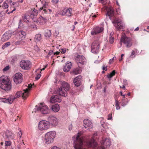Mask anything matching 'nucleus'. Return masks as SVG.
I'll use <instances>...</instances> for the list:
<instances>
[{
  "label": "nucleus",
  "instance_id": "nucleus-1",
  "mask_svg": "<svg viewBox=\"0 0 149 149\" xmlns=\"http://www.w3.org/2000/svg\"><path fill=\"white\" fill-rule=\"evenodd\" d=\"M24 92H22L21 91L17 92L16 93L14 96L12 95H10L9 97L7 98H0V102L8 104H11L15 99L21 96H22L23 99H26L28 96L29 90L28 88H26L25 90H24Z\"/></svg>",
  "mask_w": 149,
  "mask_h": 149
},
{
  "label": "nucleus",
  "instance_id": "nucleus-2",
  "mask_svg": "<svg viewBox=\"0 0 149 149\" xmlns=\"http://www.w3.org/2000/svg\"><path fill=\"white\" fill-rule=\"evenodd\" d=\"M0 88L5 91H8L11 88V83L10 79L3 75L0 77Z\"/></svg>",
  "mask_w": 149,
  "mask_h": 149
},
{
  "label": "nucleus",
  "instance_id": "nucleus-3",
  "mask_svg": "<svg viewBox=\"0 0 149 149\" xmlns=\"http://www.w3.org/2000/svg\"><path fill=\"white\" fill-rule=\"evenodd\" d=\"M62 86L60 87L57 90V93L60 95L65 97L67 96V93L66 91H69L70 87L69 84L67 82L63 81L61 83Z\"/></svg>",
  "mask_w": 149,
  "mask_h": 149
},
{
  "label": "nucleus",
  "instance_id": "nucleus-4",
  "mask_svg": "<svg viewBox=\"0 0 149 149\" xmlns=\"http://www.w3.org/2000/svg\"><path fill=\"white\" fill-rule=\"evenodd\" d=\"M80 136V133H78L77 135L74 136L76 138L75 141L74 142V148L75 149H85L83 146V138Z\"/></svg>",
  "mask_w": 149,
  "mask_h": 149
},
{
  "label": "nucleus",
  "instance_id": "nucleus-5",
  "mask_svg": "<svg viewBox=\"0 0 149 149\" xmlns=\"http://www.w3.org/2000/svg\"><path fill=\"white\" fill-rule=\"evenodd\" d=\"M56 133L54 131H52L47 133L45 136L44 140L47 144H49L53 142L54 139L55 138Z\"/></svg>",
  "mask_w": 149,
  "mask_h": 149
},
{
  "label": "nucleus",
  "instance_id": "nucleus-6",
  "mask_svg": "<svg viewBox=\"0 0 149 149\" xmlns=\"http://www.w3.org/2000/svg\"><path fill=\"white\" fill-rule=\"evenodd\" d=\"M100 43V41L99 40H95L93 42L91 45V51L92 53L97 54L99 52Z\"/></svg>",
  "mask_w": 149,
  "mask_h": 149
},
{
  "label": "nucleus",
  "instance_id": "nucleus-7",
  "mask_svg": "<svg viewBox=\"0 0 149 149\" xmlns=\"http://www.w3.org/2000/svg\"><path fill=\"white\" fill-rule=\"evenodd\" d=\"M47 120L49 123V125H51L52 127H55L58 124L57 119L54 116H49L47 117Z\"/></svg>",
  "mask_w": 149,
  "mask_h": 149
},
{
  "label": "nucleus",
  "instance_id": "nucleus-8",
  "mask_svg": "<svg viewBox=\"0 0 149 149\" xmlns=\"http://www.w3.org/2000/svg\"><path fill=\"white\" fill-rule=\"evenodd\" d=\"M117 12L116 10V12H115L113 8L112 7L108 8L107 10V15L109 16V18L112 20H114L117 19L116 17V12Z\"/></svg>",
  "mask_w": 149,
  "mask_h": 149
},
{
  "label": "nucleus",
  "instance_id": "nucleus-9",
  "mask_svg": "<svg viewBox=\"0 0 149 149\" xmlns=\"http://www.w3.org/2000/svg\"><path fill=\"white\" fill-rule=\"evenodd\" d=\"M49 123L46 120L40 121L39 123L38 128L41 130H45L49 127Z\"/></svg>",
  "mask_w": 149,
  "mask_h": 149
},
{
  "label": "nucleus",
  "instance_id": "nucleus-10",
  "mask_svg": "<svg viewBox=\"0 0 149 149\" xmlns=\"http://www.w3.org/2000/svg\"><path fill=\"white\" fill-rule=\"evenodd\" d=\"M20 65L22 69L28 70L31 67V63L29 61L23 60L20 62Z\"/></svg>",
  "mask_w": 149,
  "mask_h": 149
},
{
  "label": "nucleus",
  "instance_id": "nucleus-11",
  "mask_svg": "<svg viewBox=\"0 0 149 149\" xmlns=\"http://www.w3.org/2000/svg\"><path fill=\"white\" fill-rule=\"evenodd\" d=\"M122 43L127 47H130L132 45V42L130 38H121L120 43L121 46Z\"/></svg>",
  "mask_w": 149,
  "mask_h": 149
},
{
  "label": "nucleus",
  "instance_id": "nucleus-12",
  "mask_svg": "<svg viewBox=\"0 0 149 149\" xmlns=\"http://www.w3.org/2000/svg\"><path fill=\"white\" fill-rule=\"evenodd\" d=\"M60 14L62 16L70 17L72 15V9L70 8H65L61 11Z\"/></svg>",
  "mask_w": 149,
  "mask_h": 149
},
{
  "label": "nucleus",
  "instance_id": "nucleus-13",
  "mask_svg": "<svg viewBox=\"0 0 149 149\" xmlns=\"http://www.w3.org/2000/svg\"><path fill=\"white\" fill-rule=\"evenodd\" d=\"M76 60L79 67L81 65H84L86 63V59L82 55H78L77 57Z\"/></svg>",
  "mask_w": 149,
  "mask_h": 149
},
{
  "label": "nucleus",
  "instance_id": "nucleus-14",
  "mask_svg": "<svg viewBox=\"0 0 149 149\" xmlns=\"http://www.w3.org/2000/svg\"><path fill=\"white\" fill-rule=\"evenodd\" d=\"M113 21L114 26L118 30H120L123 29V26L122 21H119L117 18Z\"/></svg>",
  "mask_w": 149,
  "mask_h": 149
},
{
  "label": "nucleus",
  "instance_id": "nucleus-15",
  "mask_svg": "<svg viewBox=\"0 0 149 149\" xmlns=\"http://www.w3.org/2000/svg\"><path fill=\"white\" fill-rule=\"evenodd\" d=\"M22 76V74L20 73H17L15 74L13 80L16 84H19L22 82L23 80Z\"/></svg>",
  "mask_w": 149,
  "mask_h": 149
},
{
  "label": "nucleus",
  "instance_id": "nucleus-16",
  "mask_svg": "<svg viewBox=\"0 0 149 149\" xmlns=\"http://www.w3.org/2000/svg\"><path fill=\"white\" fill-rule=\"evenodd\" d=\"M83 124L84 127L87 130L90 129L93 127L92 123L88 119L84 120Z\"/></svg>",
  "mask_w": 149,
  "mask_h": 149
},
{
  "label": "nucleus",
  "instance_id": "nucleus-17",
  "mask_svg": "<svg viewBox=\"0 0 149 149\" xmlns=\"http://www.w3.org/2000/svg\"><path fill=\"white\" fill-rule=\"evenodd\" d=\"M38 110L40 111L43 114H47L49 112V109L47 106L45 105L40 107L37 108Z\"/></svg>",
  "mask_w": 149,
  "mask_h": 149
},
{
  "label": "nucleus",
  "instance_id": "nucleus-18",
  "mask_svg": "<svg viewBox=\"0 0 149 149\" xmlns=\"http://www.w3.org/2000/svg\"><path fill=\"white\" fill-rule=\"evenodd\" d=\"M86 144L88 147L94 148L96 147L97 144L93 139L88 141L86 142Z\"/></svg>",
  "mask_w": 149,
  "mask_h": 149
},
{
  "label": "nucleus",
  "instance_id": "nucleus-19",
  "mask_svg": "<svg viewBox=\"0 0 149 149\" xmlns=\"http://www.w3.org/2000/svg\"><path fill=\"white\" fill-rule=\"evenodd\" d=\"M104 28L101 26H96L95 27L93 30L91 31V34L92 35H94L102 32Z\"/></svg>",
  "mask_w": 149,
  "mask_h": 149
},
{
  "label": "nucleus",
  "instance_id": "nucleus-20",
  "mask_svg": "<svg viewBox=\"0 0 149 149\" xmlns=\"http://www.w3.org/2000/svg\"><path fill=\"white\" fill-rule=\"evenodd\" d=\"M19 6V3L18 2H13L10 4V8L11 11L8 12V14H10L11 13H13V11L16 10V8Z\"/></svg>",
  "mask_w": 149,
  "mask_h": 149
},
{
  "label": "nucleus",
  "instance_id": "nucleus-21",
  "mask_svg": "<svg viewBox=\"0 0 149 149\" xmlns=\"http://www.w3.org/2000/svg\"><path fill=\"white\" fill-rule=\"evenodd\" d=\"M61 101L60 97L56 95H53L52 96L50 99V102L52 103L55 102H60Z\"/></svg>",
  "mask_w": 149,
  "mask_h": 149
},
{
  "label": "nucleus",
  "instance_id": "nucleus-22",
  "mask_svg": "<svg viewBox=\"0 0 149 149\" xmlns=\"http://www.w3.org/2000/svg\"><path fill=\"white\" fill-rule=\"evenodd\" d=\"M81 76L79 75L74 79L73 82L75 86L79 87L80 86L81 83Z\"/></svg>",
  "mask_w": 149,
  "mask_h": 149
},
{
  "label": "nucleus",
  "instance_id": "nucleus-23",
  "mask_svg": "<svg viewBox=\"0 0 149 149\" xmlns=\"http://www.w3.org/2000/svg\"><path fill=\"white\" fill-rule=\"evenodd\" d=\"M72 63L71 62L68 61L65 63V65L64 66L63 70L64 72H67L69 71L71 67Z\"/></svg>",
  "mask_w": 149,
  "mask_h": 149
},
{
  "label": "nucleus",
  "instance_id": "nucleus-24",
  "mask_svg": "<svg viewBox=\"0 0 149 149\" xmlns=\"http://www.w3.org/2000/svg\"><path fill=\"white\" fill-rule=\"evenodd\" d=\"M101 143L107 148L109 147L111 144L110 140L108 139H106L102 141Z\"/></svg>",
  "mask_w": 149,
  "mask_h": 149
},
{
  "label": "nucleus",
  "instance_id": "nucleus-25",
  "mask_svg": "<svg viewBox=\"0 0 149 149\" xmlns=\"http://www.w3.org/2000/svg\"><path fill=\"white\" fill-rule=\"evenodd\" d=\"M5 134L6 137L8 139H13L14 137V135L9 130L6 131Z\"/></svg>",
  "mask_w": 149,
  "mask_h": 149
},
{
  "label": "nucleus",
  "instance_id": "nucleus-26",
  "mask_svg": "<svg viewBox=\"0 0 149 149\" xmlns=\"http://www.w3.org/2000/svg\"><path fill=\"white\" fill-rule=\"evenodd\" d=\"M51 110L55 112H57L60 109V107L58 104H56L52 106L50 108Z\"/></svg>",
  "mask_w": 149,
  "mask_h": 149
},
{
  "label": "nucleus",
  "instance_id": "nucleus-27",
  "mask_svg": "<svg viewBox=\"0 0 149 149\" xmlns=\"http://www.w3.org/2000/svg\"><path fill=\"white\" fill-rule=\"evenodd\" d=\"M22 20L25 22H28L30 19V16L27 14H25L22 16Z\"/></svg>",
  "mask_w": 149,
  "mask_h": 149
},
{
  "label": "nucleus",
  "instance_id": "nucleus-28",
  "mask_svg": "<svg viewBox=\"0 0 149 149\" xmlns=\"http://www.w3.org/2000/svg\"><path fill=\"white\" fill-rule=\"evenodd\" d=\"M48 2H45L43 6L40 8L39 10L40 11L41 10H43L44 13H47L48 12L47 10H46L45 8H47V6L48 5Z\"/></svg>",
  "mask_w": 149,
  "mask_h": 149
},
{
  "label": "nucleus",
  "instance_id": "nucleus-29",
  "mask_svg": "<svg viewBox=\"0 0 149 149\" xmlns=\"http://www.w3.org/2000/svg\"><path fill=\"white\" fill-rule=\"evenodd\" d=\"M38 10H37L35 9L34 8L33 10L32 11L31 14V18L33 19L35 18V17L38 15Z\"/></svg>",
  "mask_w": 149,
  "mask_h": 149
},
{
  "label": "nucleus",
  "instance_id": "nucleus-30",
  "mask_svg": "<svg viewBox=\"0 0 149 149\" xmlns=\"http://www.w3.org/2000/svg\"><path fill=\"white\" fill-rule=\"evenodd\" d=\"M81 71L80 68H74L71 72L74 75H76L80 74L81 72Z\"/></svg>",
  "mask_w": 149,
  "mask_h": 149
},
{
  "label": "nucleus",
  "instance_id": "nucleus-31",
  "mask_svg": "<svg viewBox=\"0 0 149 149\" xmlns=\"http://www.w3.org/2000/svg\"><path fill=\"white\" fill-rule=\"evenodd\" d=\"M51 32L50 30H47L44 33V36L46 37H50L51 35Z\"/></svg>",
  "mask_w": 149,
  "mask_h": 149
},
{
  "label": "nucleus",
  "instance_id": "nucleus-32",
  "mask_svg": "<svg viewBox=\"0 0 149 149\" xmlns=\"http://www.w3.org/2000/svg\"><path fill=\"white\" fill-rule=\"evenodd\" d=\"M4 37H10L11 36V33L10 31L6 32L3 35Z\"/></svg>",
  "mask_w": 149,
  "mask_h": 149
},
{
  "label": "nucleus",
  "instance_id": "nucleus-33",
  "mask_svg": "<svg viewBox=\"0 0 149 149\" xmlns=\"http://www.w3.org/2000/svg\"><path fill=\"white\" fill-rule=\"evenodd\" d=\"M10 45V42H7L4 43V44L2 45V48L4 49L5 48L7 47Z\"/></svg>",
  "mask_w": 149,
  "mask_h": 149
},
{
  "label": "nucleus",
  "instance_id": "nucleus-34",
  "mask_svg": "<svg viewBox=\"0 0 149 149\" xmlns=\"http://www.w3.org/2000/svg\"><path fill=\"white\" fill-rule=\"evenodd\" d=\"M26 33L24 31H20L19 32V35L20 37H23V36H26Z\"/></svg>",
  "mask_w": 149,
  "mask_h": 149
},
{
  "label": "nucleus",
  "instance_id": "nucleus-35",
  "mask_svg": "<svg viewBox=\"0 0 149 149\" xmlns=\"http://www.w3.org/2000/svg\"><path fill=\"white\" fill-rule=\"evenodd\" d=\"M8 5L6 3V2H4L2 5V7L3 8L6 9L8 8Z\"/></svg>",
  "mask_w": 149,
  "mask_h": 149
},
{
  "label": "nucleus",
  "instance_id": "nucleus-36",
  "mask_svg": "<svg viewBox=\"0 0 149 149\" xmlns=\"http://www.w3.org/2000/svg\"><path fill=\"white\" fill-rule=\"evenodd\" d=\"M40 22L41 23H43L45 22L46 20L45 18L41 16L40 17Z\"/></svg>",
  "mask_w": 149,
  "mask_h": 149
},
{
  "label": "nucleus",
  "instance_id": "nucleus-37",
  "mask_svg": "<svg viewBox=\"0 0 149 149\" xmlns=\"http://www.w3.org/2000/svg\"><path fill=\"white\" fill-rule=\"evenodd\" d=\"M116 102V109L117 110L119 109L120 108V107L118 104V101L116 100H115Z\"/></svg>",
  "mask_w": 149,
  "mask_h": 149
},
{
  "label": "nucleus",
  "instance_id": "nucleus-38",
  "mask_svg": "<svg viewBox=\"0 0 149 149\" xmlns=\"http://www.w3.org/2000/svg\"><path fill=\"white\" fill-rule=\"evenodd\" d=\"M33 20L34 22H36L37 23H40V17H39V18H38V19H36V18H33Z\"/></svg>",
  "mask_w": 149,
  "mask_h": 149
},
{
  "label": "nucleus",
  "instance_id": "nucleus-39",
  "mask_svg": "<svg viewBox=\"0 0 149 149\" xmlns=\"http://www.w3.org/2000/svg\"><path fill=\"white\" fill-rule=\"evenodd\" d=\"M11 142L9 141H5V145L6 146H10Z\"/></svg>",
  "mask_w": 149,
  "mask_h": 149
},
{
  "label": "nucleus",
  "instance_id": "nucleus-40",
  "mask_svg": "<svg viewBox=\"0 0 149 149\" xmlns=\"http://www.w3.org/2000/svg\"><path fill=\"white\" fill-rule=\"evenodd\" d=\"M76 93V92L75 91H74L72 89H71L70 91V93L72 95H74Z\"/></svg>",
  "mask_w": 149,
  "mask_h": 149
},
{
  "label": "nucleus",
  "instance_id": "nucleus-41",
  "mask_svg": "<svg viewBox=\"0 0 149 149\" xmlns=\"http://www.w3.org/2000/svg\"><path fill=\"white\" fill-rule=\"evenodd\" d=\"M114 38H109V42L110 44H111L114 42Z\"/></svg>",
  "mask_w": 149,
  "mask_h": 149
},
{
  "label": "nucleus",
  "instance_id": "nucleus-42",
  "mask_svg": "<svg viewBox=\"0 0 149 149\" xmlns=\"http://www.w3.org/2000/svg\"><path fill=\"white\" fill-rule=\"evenodd\" d=\"M107 0H99V3H101L103 4H105V2Z\"/></svg>",
  "mask_w": 149,
  "mask_h": 149
},
{
  "label": "nucleus",
  "instance_id": "nucleus-43",
  "mask_svg": "<svg viewBox=\"0 0 149 149\" xmlns=\"http://www.w3.org/2000/svg\"><path fill=\"white\" fill-rule=\"evenodd\" d=\"M9 69V66H7L3 69V71L4 72L6 71L7 70H8Z\"/></svg>",
  "mask_w": 149,
  "mask_h": 149
},
{
  "label": "nucleus",
  "instance_id": "nucleus-44",
  "mask_svg": "<svg viewBox=\"0 0 149 149\" xmlns=\"http://www.w3.org/2000/svg\"><path fill=\"white\" fill-rule=\"evenodd\" d=\"M116 58V57L115 56H114L111 59H110L109 60V63L111 64V63L112 62H113L114 60H115V58Z\"/></svg>",
  "mask_w": 149,
  "mask_h": 149
},
{
  "label": "nucleus",
  "instance_id": "nucleus-45",
  "mask_svg": "<svg viewBox=\"0 0 149 149\" xmlns=\"http://www.w3.org/2000/svg\"><path fill=\"white\" fill-rule=\"evenodd\" d=\"M107 66H105L104 65H103L102 67V70H105L106 71H107Z\"/></svg>",
  "mask_w": 149,
  "mask_h": 149
},
{
  "label": "nucleus",
  "instance_id": "nucleus-46",
  "mask_svg": "<svg viewBox=\"0 0 149 149\" xmlns=\"http://www.w3.org/2000/svg\"><path fill=\"white\" fill-rule=\"evenodd\" d=\"M21 43H22V41H19L16 42H15V45H19Z\"/></svg>",
  "mask_w": 149,
  "mask_h": 149
},
{
  "label": "nucleus",
  "instance_id": "nucleus-47",
  "mask_svg": "<svg viewBox=\"0 0 149 149\" xmlns=\"http://www.w3.org/2000/svg\"><path fill=\"white\" fill-rule=\"evenodd\" d=\"M34 48V49L37 52L39 51L40 50V49L38 47L37 45H36V46H35Z\"/></svg>",
  "mask_w": 149,
  "mask_h": 149
},
{
  "label": "nucleus",
  "instance_id": "nucleus-48",
  "mask_svg": "<svg viewBox=\"0 0 149 149\" xmlns=\"http://www.w3.org/2000/svg\"><path fill=\"white\" fill-rule=\"evenodd\" d=\"M41 74H38L36 76L35 78L36 79L38 80L40 77Z\"/></svg>",
  "mask_w": 149,
  "mask_h": 149
},
{
  "label": "nucleus",
  "instance_id": "nucleus-49",
  "mask_svg": "<svg viewBox=\"0 0 149 149\" xmlns=\"http://www.w3.org/2000/svg\"><path fill=\"white\" fill-rule=\"evenodd\" d=\"M52 2L54 4L57 3L59 1V0H52Z\"/></svg>",
  "mask_w": 149,
  "mask_h": 149
},
{
  "label": "nucleus",
  "instance_id": "nucleus-50",
  "mask_svg": "<svg viewBox=\"0 0 149 149\" xmlns=\"http://www.w3.org/2000/svg\"><path fill=\"white\" fill-rule=\"evenodd\" d=\"M61 52L63 54L65 53L66 51V49H61Z\"/></svg>",
  "mask_w": 149,
  "mask_h": 149
},
{
  "label": "nucleus",
  "instance_id": "nucleus-51",
  "mask_svg": "<svg viewBox=\"0 0 149 149\" xmlns=\"http://www.w3.org/2000/svg\"><path fill=\"white\" fill-rule=\"evenodd\" d=\"M40 38H36L34 39V41L37 42L40 41Z\"/></svg>",
  "mask_w": 149,
  "mask_h": 149
},
{
  "label": "nucleus",
  "instance_id": "nucleus-52",
  "mask_svg": "<svg viewBox=\"0 0 149 149\" xmlns=\"http://www.w3.org/2000/svg\"><path fill=\"white\" fill-rule=\"evenodd\" d=\"M112 119V114L110 113L108 115V120H111Z\"/></svg>",
  "mask_w": 149,
  "mask_h": 149
},
{
  "label": "nucleus",
  "instance_id": "nucleus-53",
  "mask_svg": "<svg viewBox=\"0 0 149 149\" xmlns=\"http://www.w3.org/2000/svg\"><path fill=\"white\" fill-rule=\"evenodd\" d=\"M128 102V101H127L126 102H123L122 103V105L123 107L125 106L127 104Z\"/></svg>",
  "mask_w": 149,
  "mask_h": 149
},
{
  "label": "nucleus",
  "instance_id": "nucleus-54",
  "mask_svg": "<svg viewBox=\"0 0 149 149\" xmlns=\"http://www.w3.org/2000/svg\"><path fill=\"white\" fill-rule=\"evenodd\" d=\"M21 25H23V24L22 23V20L21 19H20L19 20V26H20Z\"/></svg>",
  "mask_w": 149,
  "mask_h": 149
},
{
  "label": "nucleus",
  "instance_id": "nucleus-55",
  "mask_svg": "<svg viewBox=\"0 0 149 149\" xmlns=\"http://www.w3.org/2000/svg\"><path fill=\"white\" fill-rule=\"evenodd\" d=\"M115 71L113 70L110 74L111 75L113 76L115 75Z\"/></svg>",
  "mask_w": 149,
  "mask_h": 149
},
{
  "label": "nucleus",
  "instance_id": "nucleus-56",
  "mask_svg": "<svg viewBox=\"0 0 149 149\" xmlns=\"http://www.w3.org/2000/svg\"><path fill=\"white\" fill-rule=\"evenodd\" d=\"M113 76L111 75L110 74H108L107 75V77L108 78H112Z\"/></svg>",
  "mask_w": 149,
  "mask_h": 149
},
{
  "label": "nucleus",
  "instance_id": "nucleus-57",
  "mask_svg": "<svg viewBox=\"0 0 149 149\" xmlns=\"http://www.w3.org/2000/svg\"><path fill=\"white\" fill-rule=\"evenodd\" d=\"M32 88V85L31 84H28V88H27L29 90L28 94H29V89H31Z\"/></svg>",
  "mask_w": 149,
  "mask_h": 149
},
{
  "label": "nucleus",
  "instance_id": "nucleus-58",
  "mask_svg": "<svg viewBox=\"0 0 149 149\" xmlns=\"http://www.w3.org/2000/svg\"><path fill=\"white\" fill-rule=\"evenodd\" d=\"M98 149H106L104 146H102L99 147L98 148Z\"/></svg>",
  "mask_w": 149,
  "mask_h": 149
},
{
  "label": "nucleus",
  "instance_id": "nucleus-59",
  "mask_svg": "<svg viewBox=\"0 0 149 149\" xmlns=\"http://www.w3.org/2000/svg\"><path fill=\"white\" fill-rule=\"evenodd\" d=\"M51 149H61L56 146H53V147H52Z\"/></svg>",
  "mask_w": 149,
  "mask_h": 149
},
{
  "label": "nucleus",
  "instance_id": "nucleus-60",
  "mask_svg": "<svg viewBox=\"0 0 149 149\" xmlns=\"http://www.w3.org/2000/svg\"><path fill=\"white\" fill-rule=\"evenodd\" d=\"M121 35V37H126L125 36V33H122Z\"/></svg>",
  "mask_w": 149,
  "mask_h": 149
},
{
  "label": "nucleus",
  "instance_id": "nucleus-61",
  "mask_svg": "<svg viewBox=\"0 0 149 149\" xmlns=\"http://www.w3.org/2000/svg\"><path fill=\"white\" fill-rule=\"evenodd\" d=\"M41 36L40 34H36L35 36V37H41Z\"/></svg>",
  "mask_w": 149,
  "mask_h": 149
},
{
  "label": "nucleus",
  "instance_id": "nucleus-62",
  "mask_svg": "<svg viewBox=\"0 0 149 149\" xmlns=\"http://www.w3.org/2000/svg\"><path fill=\"white\" fill-rule=\"evenodd\" d=\"M60 53V52H55L54 53V55H58Z\"/></svg>",
  "mask_w": 149,
  "mask_h": 149
},
{
  "label": "nucleus",
  "instance_id": "nucleus-63",
  "mask_svg": "<svg viewBox=\"0 0 149 149\" xmlns=\"http://www.w3.org/2000/svg\"><path fill=\"white\" fill-rule=\"evenodd\" d=\"M135 54V52L134 51V50H132V53H131L130 56H133V55H134Z\"/></svg>",
  "mask_w": 149,
  "mask_h": 149
},
{
  "label": "nucleus",
  "instance_id": "nucleus-64",
  "mask_svg": "<svg viewBox=\"0 0 149 149\" xmlns=\"http://www.w3.org/2000/svg\"><path fill=\"white\" fill-rule=\"evenodd\" d=\"M72 125L71 124L69 127V130H72Z\"/></svg>",
  "mask_w": 149,
  "mask_h": 149
}]
</instances>
